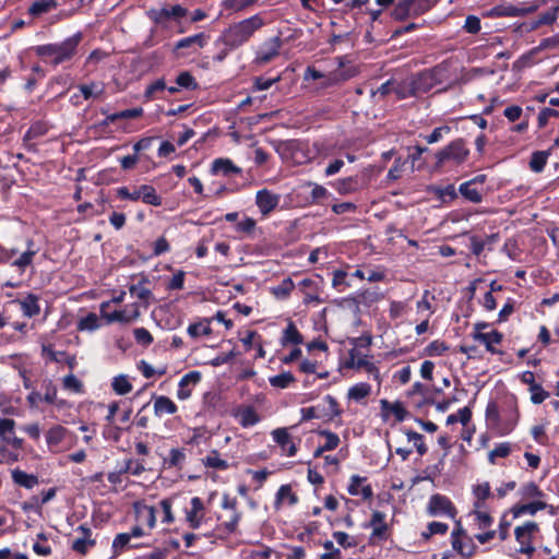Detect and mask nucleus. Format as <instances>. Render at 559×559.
<instances>
[{
  "label": "nucleus",
  "instance_id": "f257e3e1",
  "mask_svg": "<svg viewBox=\"0 0 559 559\" xmlns=\"http://www.w3.org/2000/svg\"><path fill=\"white\" fill-rule=\"evenodd\" d=\"M265 24V17L262 13L243 19L225 29L222 36L223 43L230 49H236L249 41Z\"/></svg>",
  "mask_w": 559,
  "mask_h": 559
},
{
  "label": "nucleus",
  "instance_id": "f03ea898",
  "mask_svg": "<svg viewBox=\"0 0 559 559\" xmlns=\"http://www.w3.org/2000/svg\"><path fill=\"white\" fill-rule=\"evenodd\" d=\"M81 33H76L58 44H47L37 46L35 51L45 62L58 66L73 58L81 41Z\"/></svg>",
  "mask_w": 559,
  "mask_h": 559
},
{
  "label": "nucleus",
  "instance_id": "7ed1b4c3",
  "mask_svg": "<svg viewBox=\"0 0 559 559\" xmlns=\"http://www.w3.org/2000/svg\"><path fill=\"white\" fill-rule=\"evenodd\" d=\"M23 440L15 435V421L11 418H0V454L7 462H15L19 455L12 452L5 453L7 447L15 450L22 449Z\"/></svg>",
  "mask_w": 559,
  "mask_h": 559
},
{
  "label": "nucleus",
  "instance_id": "20e7f679",
  "mask_svg": "<svg viewBox=\"0 0 559 559\" xmlns=\"http://www.w3.org/2000/svg\"><path fill=\"white\" fill-rule=\"evenodd\" d=\"M109 307V302H102L99 306L100 314L106 320L107 323L119 322L121 324H131L136 322L142 313V304L132 302L124 306L120 310H115L112 312H107V308Z\"/></svg>",
  "mask_w": 559,
  "mask_h": 559
},
{
  "label": "nucleus",
  "instance_id": "39448f33",
  "mask_svg": "<svg viewBox=\"0 0 559 559\" xmlns=\"http://www.w3.org/2000/svg\"><path fill=\"white\" fill-rule=\"evenodd\" d=\"M469 150L462 139H456L436 154V166L442 167L448 163L460 165L468 157Z\"/></svg>",
  "mask_w": 559,
  "mask_h": 559
},
{
  "label": "nucleus",
  "instance_id": "423d86ee",
  "mask_svg": "<svg viewBox=\"0 0 559 559\" xmlns=\"http://www.w3.org/2000/svg\"><path fill=\"white\" fill-rule=\"evenodd\" d=\"M538 531V524L533 521L515 527L514 536L520 545L519 552L531 556L535 551L533 538Z\"/></svg>",
  "mask_w": 559,
  "mask_h": 559
},
{
  "label": "nucleus",
  "instance_id": "0eeeda50",
  "mask_svg": "<svg viewBox=\"0 0 559 559\" xmlns=\"http://www.w3.org/2000/svg\"><path fill=\"white\" fill-rule=\"evenodd\" d=\"M206 514V508L200 497H193L189 507L185 509L186 523L192 530H198L207 522Z\"/></svg>",
  "mask_w": 559,
  "mask_h": 559
},
{
  "label": "nucleus",
  "instance_id": "6e6552de",
  "mask_svg": "<svg viewBox=\"0 0 559 559\" xmlns=\"http://www.w3.org/2000/svg\"><path fill=\"white\" fill-rule=\"evenodd\" d=\"M347 367L353 369H364L368 372L374 381L380 385L381 376L378 367L368 358L367 355L361 354L358 349L353 348L348 353Z\"/></svg>",
  "mask_w": 559,
  "mask_h": 559
},
{
  "label": "nucleus",
  "instance_id": "1a4fd4ad",
  "mask_svg": "<svg viewBox=\"0 0 559 559\" xmlns=\"http://www.w3.org/2000/svg\"><path fill=\"white\" fill-rule=\"evenodd\" d=\"M323 278L320 275H314L310 278H304L299 282L298 287L304 294V304H321L322 299L320 294L322 292Z\"/></svg>",
  "mask_w": 559,
  "mask_h": 559
},
{
  "label": "nucleus",
  "instance_id": "9d476101",
  "mask_svg": "<svg viewBox=\"0 0 559 559\" xmlns=\"http://www.w3.org/2000/svg\"><path fill=\"white\" fill-rule=\"evenodd\" d=\"M337 62L338 69L331 71V73L325 74V78L322 79V87H332L338 85L357 75L358 71L356 67H345L344 57H338Z\"/></svg>",
  "mask_w": 559,
  "mask_h": 559
},
{
  "label": "nucleus",
  "instance_id": "9b49d317",
  "mask_svg": "<svg viewBox=\"0 0 559 559\" xmlns=\"http://www.w3.org/2000/svg\"><path fill=\"white\" fill-rule=\"evenodd\" d=\"M427 512L431 516L444 515L454 519L456 509L452 501L442 495L436 493L429 498Z\"/></svg>",
  "mask_w": 559,
  "mask_h": 559
},
{
  "label": "nucleus",
  "instance_id": "f8f14e48",
  "mask_svg": "<svg viewBox=\"0 0 559 559\" xmlns=\"http://www.w3.org/2000/svg\"><path fill=\"white\" fill-rule=\"evenodd\" d=\"M451 539L453 549L462 557L469 558L475 554L476 546L473 538L466 535L460 525L452 532Z\"/></svg>",
  "mask_w": 559,
  "mask_h": 559
},
{
  "label": "nucleus",
  "instance_id": "ddd939ff",
  "mask_svg": "<svg viewBox=\"0 0 559 559\" xmlns=\"http://www.w3.org/2000/svg\"><path fill=\"white\" fill-rule=\"evenodd\" d=\"M186 14L187 9L180 4L147 11V16L156 24H162L169 20H178L186 16Z\"/></svg>",
  "mask_w": 559,
  "mask_h": 559
},
{
  "label": "nucleus",
  "instance_id": "4468645a",
  "mask_svg": "<svg viewBox=\"0 0 559 559\" xmlns=\"http://www.w3.org/2000/svg\"><path fill=\"white\" fill-rule=\"evenodd\" d=\"M281 47L282 40L277 36L265 40L257 50L255 62L261 64L270 62L278 56Z\"/></svg>",
  "mask_w": 559,
  "mask_h": 559
},
{
  "label": "nucleus",
  "instance_id": "2eb2a0df",
  "mask_svg": "<svg viewBox=\"0 0 559 559\" xmlns=\"http://www.w3.org/2000/svg\"><path fill=\"white\" fill-rule=\"evenodd\" d=\"M281 195L267 189H261L255 194V204L263 216H267L280 204Z\"/></svg>",
  "mask_w": 559,
  "mask_h": 559
},
{
  "label": "nucleus",
  "instance_id": "dca6fc26",
  "mask_svg": "<svg viewBox=\"0 0 559 559\" xmlns=\"http://www.w3.org/2000/svg\"><path fill=\"white\" fill-rule=\"evenodd\" d=\"M273 441L281 447L283 454L293 457L297 454V445L293 442V437L288 428H276L271 432Z\"/></svg>",
  "mask_w": 559,
  "mask_h": 559
},
{
  "label": "nucleus",
  "instance_id": "f3484780",
  "mask_svg": "<svg viewBox=\"0 0 559 559\" xmlns=\"http://www.w3.org/2000/svg\"><path fill=\"white\" fill-rule=\"evenodd\" d=\"M368 526L372 530L370 535L371 540L386 539L389 526L383 512L373 511Z\"/></svg>",
  "mask_w": 559,
  "mask_h": 559
},
{
  "label": "nucleus",
  "instance_id": "a211bd4d",
  "mask_svg": "<svg viewBox=\"0 0 559 559\" xmlns=\"http://www.w3.org/2000/svg\"><path fill=\"white\" fill-rule=\"evenodd\" d=\"M347 490L349 495L359 496L364 500L370 499L373 495L372 488L370 484H368L367 478L359 475H353L350 477Z\"/></svg>",
  "mask_w": 559,
  "mask_h": 559
},
{
  "label": "nucleus",
  "instance_id": "6ab92c4d",
  "mask_svg": "<svg viewBox=\"0 0 559 559\" xmlns=\"http://www.w3.org/2000/svg\"><path fill=\"white\" fill-rule=\"evenodd\" d=\"M237 500L236 498H231L229 495L225 493L222 500V508L224 510L230 511L229 520L224 522L225 530L228 533H233L236 531L238 523L240 521V513L236 509Z\"/></svg>",
  "mask_w": 559,
  "mask_h": 559
},
{
  "label": "nucleus",
  "instance_id": "aec40b11",
  "mask_svg": "<svg viewBox=\"0 0 559 559\" xmlns=\"http://www.w3.org/2000/svg\"><path fill=\"white\" fill-rule=\"evenodd\" d=\"M234 417L242 428L255 426L261 420V416L252 406H239L235 409Z\"/></svg>",
  "mask_w": 559,
  "mask_h": 559
},
{
  "label": "nucleus",
  "instance_id": "412c9836",
  "mask_svg": "<svg viewBox=\"0 0 559 559\" xmlns=\"http://www.w3.org/2000/svg\"><path fill=\"white\" fill-rule=\"evenodd\" d=\"M211 173L216 176L229 177L240 175L241 168L236 166L231 159L226 157L215 158L211 165Z\"/></svg>",
  "mask_w": 559,
  "mask_h": 559
},
{
  "label": "nucleus",
  "instance_id": "4be33fe9",
  "mask_svg": "<svg viewBox=\"0 0 559 559\" xmlns=\"http://www.w3.org/2000/svg\"><path fill=\"white\" fill-rule=\"evenodd\" d=\"M26 250L20 254L17 259L11 262V265L16 267L21 273H24L27 266L33 263L35 255L38 252V248L35 246L33 239H27Z\"/></svg>",
  "mask_w": 559,
  "mask_h": 559
},
{
  "label": "nucleus",
  "instance_id": "5701e85b",
  "mask_svg": "<svg viewBox=\"0 0 559 559\" xmlns=\"http://www.w3.org/2000/svg\"><path fill=\"white\" fill-rule=\"evenodd\" d=\"M78 91L84 100L102 99L105 94V85L103 82L91 81L85 84L78 85Z\"/></svg>",
  "mask_w": 559,
  "mask_h": 559
},
{
  "label": "nucleus",
  "instance_id": "b1692460",
  "mask_svg": "<svg viewBox=\"0 0 559 559\" xmlns=\"http://www.w3.org/2000/svg\"><path fill=\"white\" fill-rule=\"evenodd\" d=\"M21 308L23 314L27 318H33L40 312V305L38 296L34 294H27L21 299L14 300Z\"/></svg>",
  "mask_w": 559,
  "mask_h": 559
},
{
  "label": "nucleus",
  "instance_id": "393cba45",
  "mask_svg": "<svg viewBox=\"0 0 559 559\" xmlns=\"http://www.w3.org/2000/svg\"><path fill=\"white\" fill-rule=\"evenodd\" d=\"M473 338L481 344L485 345L487 352L491 354H497L498 350L496 349V345H499L502 340L503 335L499 331H490L487 333H478V334H472Z\"/></svg>",
  "mask_w": 559,
  "mask_h": 559
},
{
  "label": "nucleus",
  "instance_id": "a878e982",
  "mask_svg": "<svg viewBox=\"0 0 559 559\" xmlns=\"http://www.w3.org/2000/svg\"><path fill=\"white\" fill-rule=\"evenodd\" d=\"M146 283V280H142L138 284H132L129 286V292L131 296L135 297L138 299L136 302L142 304V307L144 310H146L151 304V299L153 298V294L151 289H148L144 284Z\"/></svg>",
  "mask_w": 559,
  "mask_h": 559
},
{
  "label": "nucleus",
  "instance_id": "bb28decb",
  "mask_svg": "<svg viewBox=\"0 0 559 559\" xmlns=\"http://www.w3.org/2000/svg\"><path fill=\"white\" fill-rule=\"evenodd\" d=\"M298 501V497L293 491L290 485H282L275 497L274 507L280 510L283 506H294Z\"/></svg>",
  "mask_w": 559,
  "mask_h": 559
},
{
  "label": "nucleus",
  "instance_id": "cd10ccee",
  "mask_svg": "<svg viewBox=\"0 0 559 559\" xmlns=\"http://www.w3.org/2000/svg\"><path fill=\"white\" fill-rule=\"evenodd\" d=\"M78 530L82 533V537L74 539L71 547L74 551L85 555L95 542L91 538L92 532L88 527L81 525Z\"/></svg>",
  "mask_w": 559,
  "mask_h": 559
},
{
  "label": "nucleus",
  "instance_id": "c85d7f7f",
  "mask_svg": "<svg viewBox=\"0 0 559 559\" xmlns=\"http://www.w3.org/2000/svg\"><path fill=\"white\" fill-rule=\"evenodd\" d=\"M209 40L210 35L205 33L194 34L192 36H188L178 40L176 43L175 49H186L193 47L203 48L209 43Z\"/></svg>",
  "mask_w": 559,
  "mask_h": 559
},
{
  "label": "nucleus",
  "instance_id": "c756f323",
  "mask_svg": "<svg viewBox=\"0 0 559 559\" xmlns=\"http://www.w3.org/2000/svg\"><path fill=\"white\" fill-rule=\"evenodd\" d=\"M381 411L386 416L389 413L393 414L397 421H403L407 416V411L403 403L400 401L389 402L388 400L380 401Z\"/></svg>",
  "mask_w": 559,
  "mask_h": 559
},
{
  "label": "nucleus",
  "instance_id": "7c9ffc66",
  "mask_svg": "<svg viewBox=\"0 0 559 559\" xmlns=\"http://www.w3.org/2000/svg\"><path fill=\"white\" fill-rule=\"evenodd\" d=\"M211 322H212V319L204 318L195 323H191L187 329L188 335L192 338L211 335L212 334Z\"/></svg>",
  "mask_w": 559,
  "mask_h": 559
},
{
  "label": "nucleus",
  "instance_id": "2f4dec72",
  "mask_svg": "<svg viewBox=\"0 0 559 559\" xmlns=\"http://www.w3.org/2000/svg\"><path fill=\"white\" fill-rule=\"evenodd\" d=\"M177 412V405L167 396L160 395L154 400V413L160 417L163 415H173Z\"/></svg>",
  "mask_w": 559,
  "mask_h": 559
},
{
  "label": "nucleus",
  "instance_id": "473e14b6",
  "mask_svg": "<svg viewBox=\"0 0 559 559\" xmlns=\"http://www.w3.org/2000/svg\"><path fill=\"white\" fill-rule=\"evenodd\" d=\"M371 385L367 382H359L352 385L347 391L348 400L361 402L371 394Z\"/></svg>",
  "mask_w": 559,
  "mask_h": 559
},
{
  "label": "nucleus",
  "instance_id": "72a5a7b5",
  "mask_svg": "<svg viewBox=\"0 0 559 559\" xmlns=\"http://www.w3.org/2000/svg\"><path fill=\"white\" fill-rule=\"evenodd\" d=\"M540 50L538 47H534L524 55H522L514 63L513 68L516 70H523L525 68H530L536 63L539 62V59L537 58Z\"/></svg>",
  "mask_w": 559,
  "mask_h": 559
},
{
  "label": "nucleus",
  "instance_id": "f704fd0d",
  "mask_svg": "<svg viewBox=\"0 0 559 559\" xmlns=\"http://www.w3.org/2000/svg\"><path fill=\"white\" fill-rule=\"evenodd\" d=\"M333 187L340 194L343 195L354 193L359 190V185L356 177L338 179L333 183Z\"/></svg>",
  "mask_w": 559,
  "mask_h": 559
},
{
  "label": "nucleus",
  "instance_id": "c9c22d12",
  "mask_svg": "<svg viewBox=\"0 0 559 559\" xmlns=\"http://www.w3.org/2000/svg\"><path fill=\"white\" fill-rule=\"evenodd\" d=\"M186 461V453L183 449H171L168 457L164 459V466L166 468L181 469Z\"/></svg>",
  "mask_w": 559,
  "mask_h": 559
},
{
  "label": "nucleus",
  "instance_id": "e433bc0d",
  "mask_svg": "<svg viewBox=\"0 0 559 559\" xmlns=\"http://www.w3.org/2000/svg\"><path fill=\"white\" fill-rule=\"evenodd\" d=\"M67 429L62 426H53L46 433V442L51 450H55L64 439Z\"/></svg>",
  "mask_w": 559,
  "mask_h": 559
},
{
  "label": "nucleus",
  "instance_id": "4c0bfd02",
  "mask_svg": "<svg viewBox=\"0 0 559 559\" xmlns=\"http://www.w3.org/2000/svg\"><path fill=\"white\" fill-rule=\"evenodd\" d=\"M140 200L146 204L153 206L162 205V198L156 193L155 188L150 185L140 186Z\"/></svg>",
  "mask_w": 559,
  "mask_h": 559
},
{
  "label": "nucleus",
  "instance_id": "58836bf2",
  "mask_svg": "<svg viewBox=\"0 0 559 559\" xmlns=\"http://www.w3.org/2000/svg\"><path fill=\"white\" fill-rule=\"evenodd\" d=\"M514 445L510 442H501L489 452L488 461L490 464H496L497 459H503L510 455L513 451Z\"/></svg>",
  "mask_w": 559,
  "mask_h": 559
},
{
  "label": "nucleus",
  "instance_id": "ea45409f",
  "mask_svg": "<svg viewBox=\"0 0 559 559\" xmlns=\"http://www.w3.org/2000/svg\"><path fill=\"white\" fill-rule=\"evenodd\" d=\"M295 288V284L290 277L284 278L277 286L271 288L272 295L277 299H286Z\"/></svg>",
  "mask_w": 559,
  "mask_h": 559
},
{
  "label": "nucleus",
  "instance_id": "a19ab883",
  "mask_svg": "<svg viewBox=\"0 0 559 559\" xmlns=\"http://www.w3.org/2000/svg\"><path fill=\"white\" fill-rule=\"evenodd\" d=\"M203 464L206 467H211L217 471H225L228 468V462L219 456L217 451H211L203 460Z\"/></svg>",
  "mask_w": 559,
  "mask_h": 559
},
{
  "label": "nucleus",
  "instance_id": "79ce46f5",
  "mask_svg": "<svg viewBox=\"0 0 559 559\" xmlns=\"http://www.w3.org/2000/svg\"><path fill=\"white\" fill-rule=\"evenodd\" d=\"M12 479L15 484L28 489L33 488L38 483L36 476L27 474L20 469H15L12 472Z\"/></svg>",
  "mask_w": 559,
  "mask_h": 559
},
{
  "label": "nucleus",
  "instance_id": "37998d69",
  "mask_svg": "<svg viewBox=\"0 0 559 559\" xmlns=\"http://www.w3.org/2000/svg\"><path fill=\"white\" fill-rule=\"evenodd\" d=\"M111 388L118 395H126L132 391L133 386L128 376L119 374L112 379Z\"/></svg>",
  "mask_w": 559,
  "mask_h": 559
},
{
  "label": "nucleus",
  "instance_id": "c03bdc74",
  "mask_svg": "<svg viewBox=\"0 0 559 559\" xmlns=\"http://www.w3.org/2000/svg\"><path fill=\"white\" fill-rule=\"evenodd\" d=\"M459 191L465 199L473 203H480L483 200L481 193L473 186V181L463 182Z\"/></svg>",
  "mask_w": 559,
  "mask_h": 559
},
{
  "label": "nucleus",
  "instance_id": "a18cd8bd",
  "mask_svg": "<svg viewBox=\"0 0 559 559\" xmlns=\"http://www.w3.org/2000/svg\"><path fill=\"white\" fill-rule=\"evenodd\" d=\"M546 508V503L543 501H533L526 504L516 506L513 508L514 516H520L522 514H535L537 511L544 510Z\"/></svg>",
  "mask_w": 559,
  "mask_h": 559
},
{
  "label": "nucleus",
  "instance_id": "49530a36",
  "mask_svg": "<svg viewBox=\"0 0 559 559\" xmlns=\"http://www.w3.org/2000/svg\"><path fill=\"white\" fill-rule=\"evenodd\" d=\"M62 386L64 390L76 394L84 393L83 382L73 373L68 374L62 379Z\"/></svg>",
  "mask_w": 559,
  "mask_h": 559
},
{
  "label": "nucleus",
  "instance_id": "de8ad7c7",
  "mask_svg": "<svg viewBox=\"0 0 559 559\" xmlns=\"http://www.w3.org/2000/svg\"><path fill=\"white\" fill-rule=\"evenodd\" d=\"M548 159V153L545 151H537L532 154L530 160V168L534 173H540L545 168Z\"/></svg>",
  "mask_w": 559,
  "mask_h": 559
},
{
  "label": "nucleus",
  "instance_id": "09e8293b",
  "mask_svg": "<svg viewBox=\"0 0 559 559\" xmlns=\"http://www.w3.org/2000/svg\"><path fill=\"white\" fill-rule=\"evenodd\" d=\"M294 381H295V377L289 371L282 372L280 374L273 376L269 379L270 384L273 388H277V389H286Z\"/></svg>",
  "mask_w": 559,
  "mask_h": 559
},
{
  "label": "nucleus",
  "instance_id": "8fccbe9b",
  "mask_svg": "<svg viewBox=\"0 0 559 559\" xmlns=\"http://www.w3.org/2000/svg\"><path fill=\"white\" fill-rule=\"evenodd\" d=\"M469 515L473 516L474 523L478 530H486L493 523V519L488 511H471Z\"/></svg>",
  "mask_w": 559,
  "mask_h": 559
},
{
  "label": "nucleus",
  "instance_id": "3c124183",
  "mask_svg": "<svg viewBox=\"0 0 559 559\" xmlns=\"http://www.w3.org/2000/svg\"><path fill=\"white\" fill-rule=\"evenodd\" d=\"M496 239H497V235L488 236L486 239H480L477 236H471L469 248H471L472 253L475 254L476 257L480 255V253L484 251L486 245L489 242L496 241Z\"/></svg>",
  "mask_w": 559,
  "mask_h": 559
},
{
  "label": "nucleus",
  "instance_id": "603ef678",
  "mask_svg": "<svg viewBox=\"0 0 559 559\" xmlns=\"http://www.w3.org/2000/svg\"><path fill=\"white\" fill-rule=\"evenodd\" d=\"M99 328L98 317L91 312L86 317L80 319L78 322V330L80 331H96Z\"/></svg>",
  "mask_w": 559,
  "mask_h": 559
},
{
  "label": "nucleus",
  "instance_id": "864d4df0",
  "mask_svg": "<svg viewBox=\"0 0 559 559\" xmlns=\"http://www.w3.org/2000/svg\"><path fill=\"white\" fill-rule=\"evenodd\" d=\"M283 344H300L302 343V336L293 322H289L287 328L284 330L282 340Z\"/></svg>",
  "mask_w": 559,
  "mask_h": 559
},
{
  "label": "nucleus",
  "instance_id": "5fc2aeb1",
  "mask_svg": "<svg viewBox=\"0 0 559 559\" xmlns=\"http://www.w3.org/2000/svg\"><path fill=\"white\" fill-rule=\"evenodd\" d=\"M448 530V524L435 521L428 524L427 530L421 533V537L427 540L432 535H444Z\"/></svg>",
  "mask_w": 559,
  "mask_h": 559
},
{
  "label": "nucleus",
  "instance_id": "6e6d98bb",
  "mask_svg": "<svg viewBox=\"0 0 559 559\" xmlns=\"http://www.w3.org/2000/svg\"><path fill=\"white\" fill-rule=\"evenodd\" d=\"M317 433L324 438L323 450L332 451L340 445L341 440L336 433L329 430H318Z\"/></svg>",
  "mask_w": 559,
  "mask_h": 559
},
{
  "label": "nucleus",
  "instance_id": "4d7b16f0",
  "mask_svg": "<svg viewBox=\"0 0 559 559\" xmlns=\"http://www.w3.org/2000/svg\"><path fill=\"white\" fill-rule=\"evenodd\" d=\"M57 1L58 0H37L31 5L29 13L37 15L48 12L50 9L57 7Z\"/></svg>",
  "mask_w": 559,
  "mask_h": 559
},
{
  "label": "nucleus",
  "instance_id": "13d9d810",
  "mask_svg": "<svg viewBox=\"0 0 559 559\" xmlns=\"http://www.w3.org/2000/svg\"><path fill=\"white\" fill-rule=\"evenodd\" d=\"M405 435L407 437V440L414 443V447L416 448L419 455H424L427 453L428 449L424 443L423 435L413 430H407Z\"/></svg>",
  "mask_w": 559,
  "mask_h": 559
},
{
  "label": "nucleus",
  "instance_id": "bf43d9fd",
  "mask_svg": "<svg viewBox=\"0 0 559 559\" xmlns=\"http://www.w3.org/2000/svg\"><path fill=\"white\" fill-rule=\"evenodd\" d=\"M473 497L479 500H488L491 493V487L488 481L476 484L472 487Z\"/></svg>",
  "mask_w": 559,
  "mask_h": 559
},
{
  "label": "nucleus",
  "instance_id": "052dcab7",
  "mask_svg": "<svg viewBox=\"0 0 559 559\" xmlns=\"http://www.w3.org/2000/svg\"><path fill=\"white\" fill-rule=\"evenodd\" d=\"M138 515L143 516L150 530L156 525V510L152 506H144L138 510Z\"/></svg>",
  "mask_w": 559,
  "mask_h": 559
},
{
  "label": "nucleus",
  "instance_id": "680f3d73",
  "mask_svg": "<svg viewBox=\"0 0 559 559\" xmlns=\"http://www.w3.org/2000/svg\"><path fill=\"white\" fill-rule=\"evenodd\" d=\"M258 0H224L223 7L234 12L242 11L254 4Z\"/></svg>",
  "mask_w": 559,
  "mask_h": 559
},
{
  "label": "nucleus",
  "instance_id": "e2e57ef3",
  "mask_svg": "<svg viewBox=\"0 0 559 559\" xmlns=\"http://www.w3.org/2000/svg\"><path fill=\"white\" fill-rule=\"evenodd\" d=\"M176 83H177L178 87L187 88V90H194L198 85L194 78L188 71L181 72L177 76Z\"/></svg>",
  "mask_w": 559,
  "mask_h": 559
},
{
  "label": "nucleus",
  "instance_id": "0e129e2a",
  "mask_svg": "<svg viewBox=\"0 0 559 559\" xmlns=\"http://www.w3.org/2000/svg\"><path fill=\"white\" fill-rule=\"evenodd\" d=\"M133 335L136 343L143 346H148L153 343L152 334L144 328L134 329Z\"/></svg>",
  "mask_w": 559,
  "mask_h": 559
},
{
  "label": "nucleus",
  "instance_id": "69168bd1",
  "mask_svg": "<svg viewBox=\"0 0 559 559\" xmlns=\"http://www.w3.org/2000/svg\"><path fill=\"white\" fill-rule=\"evenodd\" d=\"M415 0H403L396 4L393 11V15L397 20H403L409 14L412 4Z\"/></svg>",
  "mask_w": 559,
  "mask_h": 559
},
{
  "label": "nucleus",
  "instance_id": "338daca9",
  "mask_svg": "<svg viewBox=\"0 0 559 559\" xmlns=\"http://www.w3.org/2000/svg\"><path fill=\"white\" fill-rule=\"evenodd\" d=\"M531 392V401L534 404L543 403L548 396L549 393L543 389L540 384H534L533 388H530Z\"/></svg>",
  "mask_w": 559,
  "mask_h": 559
},
{
  "label": "nucleus",
  "instance_id": "774afa93",
  "mask_svg": "<svg viewBox=\"0 0 559 559\" xmlns=\"http://www.w3.org/2000/svg\"><path fill=\"white\" fill-rule=\"evenodd\" d=\"M537 47L540 51L559 49V33L542 39Z\"/></svg>",
  "mask_w": 559,
  "mask_h": 559
}]
</instances>
